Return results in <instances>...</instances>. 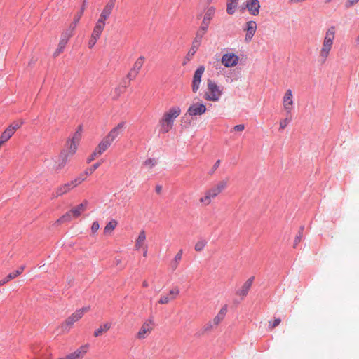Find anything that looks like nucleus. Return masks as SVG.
I'll use <instances>...</instances> for the list:
<instances>
[{
    "label": "nucleus",
    "mask_w": 359,
    "mask_h": 359,
    "mask_svg": "<svg viewBox=\"0 0 359 359\" xmlns=\"http://www.w3.org/2000/svg\"><path fill=\"white\" fill-rule=\"evenodd\" d=\"M335 27L334 26L330 27L325 32L322 46L319 51V58L323 63L327 60L330 55L335 39Z\"/></svg>",
    "instance_id": "1"
},
{
    "label": "nucleus",
    "mask_w": 359,
    "mask_h": 359,
    "mask_svg": "<svg viewBox=\"0 0 359 359\" xmlns=\"http://www.w3.org/2000/svg\"><path fill=\"white\" fill-rule=\"evenodd\" d=\"M125 126V122H120L116 127L112 128L108 133V138H111L113 141L122 133V130Z\"/></svg>",
    "instance_id": "21"
},
{
    "label": "nucleus",
    "mask_w": 359,
    "mask_h": 359,
    "mask_svg": "<svg viewBox=\"0 0 359 359\" xmlns=\"http://www.w3.org/2000/svg\"><path fill=\"white\" fill-rule=\"evenodd\" d=\"M162 190V187L161 185H156L155 187V191L157 194H160Z\"/></svg>",
    "instance_id": "55"
},
{
    "label": "nucleus",
    "mask_w": 359,
    "mask_h": 359,
    "mask_svg": "<svg viewBox=\"0 0 359 359\" xmlns=\"http://www.w3.org/2000/svg\"><path fill=\"white\" fill-rule=\"evenodd\" d=\"M22 122H20V123H13L12 124L10 125V126L8 128H7V129H10L11 130V132H13V135L14 134L15 131L20 128V126H22Z\"/></svg>",
    "instance_id": "40"
},
{
    "label": "nucleus",
    "mask_w": 359,
    "mask_h": 359,
    "mask_svg": "<svg viewBox=\"0 0 359 359\" xmlns=\"http://www.w3.org/2000/svg\"><path fill=\"white\" fill-rule=\"evenodd\" d=\"M181 114V109L178 106L172 107L168 111H166L161 119L164 122H168L173 126L174 121L176 118H177Z\"/></svg>",
    "instance_id": "10"
},
{
    "label": "nucleus",
    "mask_w": 359,
    "mask_h": 359,
    "mask_svg": "<svg viewBox=\"0 0 359 359\" xmlns=\"http://www.w3.org/2000/svg\"><path fill=\"white\" fill-rule=\"evenodd\" d=\"M82 126H79L75 131L73 137L67 141V145L69 147V151L63 150L60 153L59 166H64L67 161L68 154L73 155L77 149V144L81 137Z\"/></svg>",
    "instance_id": "2"
},
{
    "label": "nucleus",
    "mask_w": 359,
    "mask_h": 359,
    "mask_svg": "<svg viewBox=\"0 0 359 359\" xmlns=\"http://www.w3.org/2000/svg\"><path fill=\"white\" fill-rule=\"evenodd\" d=\"M177 265H178V263L177 262H175V261H173L172 263H171V266L173 270L176 269L177 267Z\"/></svg>",
    "instance_id": "57"
},
{
    "label": "nucleus",
    "mask_w": 359,
    "mask_h": 359,
    "mask_svg": "<svg viewBox=\"0 0 359 359\" xmlns=\"http://www.w3.org/2000/svg\"><path fill=\"white\" fill-rule=\"evenodd\" d=\"M83 14L81 13L79 11L76 15L74 16L73 22L70 24L69 27L68 29H72V32H74V30L75 29L77 23L79 22L81 16Z\"/></svg>",
    "instance_id": "33"
},
{
    "label": "nucleus",
    "mask_w": 359,
    "mask_h": 359,
    "mask_svg": "<svg viewBox=\"0 0 359 359\" xmlns=\"http://www.w3.org/2000/svg\"><path fill=\"white\" fill-rule=\"evenodd\" d=\"M73 187L71 186L69 182L67 183L64 184L63 185L59 187L54 194L55 197L60 196L66 193H67L69 191H70Z\"/></svg>",
    "instance_id": "23"
},
{
    "label": "nucleus",
    "mask_w": 359,
    "mask_h": 359,
    "mask_svg": "<svg viewBox=\"0 0 359 359\" xmlns=\"http://www.w3.org/2000/svg\"><path fill=\"white\" fill-rule=\"evenodd\" d=\"M59 359H67V355L65 358H60Z\"/></svg>",
    "instance_id": "63"
},
{
    "label": "nucleus",
    "mask_w": 359,
    "mask_h": 359,
    "mask_svg": "<svg viewBox=\"0 0 359 359\" xmlns=\"http://www.w3.org/2000/svg\"><path fill=\"white\" fill-rule=\"evenodd\" d=\"M226 180L219 182L216 186L205 191V196L200 198V202L205 205L210 204L211 199L217 196L226 187Z\"/></svg>",
    "instance_id": "3"
},
{
    "label": "nucleus",
    "mask_w": 359,
    "mask_h": 359,
    "mask_svg": "<svg viewBox=\"0 0 359 359\" xmlns=\"http://www.w3.org/2000/svg\"><path fill=\"white\" fill-rule=\"evenodd\" d=\"M212 325H207V327L205 328V330H208L210 327H211Z\"/></svg>",
    "instance_id": "62"
},
{
    "label": "nucleus",
    "mask_w": 359,
    "mask_h": 359,
    "mask_svg": "<svg viewBox=\"0 0 359 359\" xmlns=\"http://www.w3.org/2000/svg\"><path fill=\"white\" fill-rule=\"evenodd\" d=\"M207 244V242L204 239H201L200 241H198L195 246H194V249L197 252H201V250H203V248H205V246Z\"/></svg>",
    "instance_id": "37"
},
{
    "label": "nucleus",
    "mask_w": 359,
    "mask_h": 359,
    "mask_svg": "<svg viewBox=\"0 0 359 359\" xmlns=\"http://www.w3.org/2000/svg\"><path fill=\"white\" fill-rule=\"evenodd\" d=\"M89 348V345L88 344L81 346L77 350H76L74 353H72L67 355V359H79L82 358L83 355L87 353Z\"/></svg>",
    "instance_id": "19"
},
{
    "label": "nucleus",
    "mask_w": 359,
    "mask_h": 359,
    "mask_svg": "<svg viewBox=\"0 0 359 359\" xmlns=\"http://www.w3.org/2000/svg\"><path fill=\"white\" fill-rule=\"evenodd\" d=\"M153 323V320L149 318L140 327V330L137 334V338L139 339H143L146 337V334L149 333L151 330L150 325Z\"/></svg>",
    "instance_id": "17"
},
{
    "label": "nucleus",
    "mask_w": 359,
    "mask_h": 359,
    "mask_svg": "<svg viewBox=\"0 0 359 359\" xmlns=\"http://www.w3.org/2000/svg\"><path fill=\"white\" fill-rule=\"evenodd\" d=\"M147 255V250H145V251L144 252L143 256L146 257Z\"/></svg>",
    "instance_id": "60"
},
{
    "label": "nucleus",
    "mask_w": 359,
    "mask_h": 359,
    "mask_svg": "<svg viewBox=\"0 0 359 359\" xmlns=\"http://www.w3.org/2000/svg\"><path fill=\"white\" fill-rule=\"evenodd\" d=\"M303 229H304V227L302 226L301 228V230L299 231L298 234L295 237L294 243V248L301 241V240L302 238V236H303L302 230Z\"/></svg>",
    "instance_id": "41"
},
{
    "label": "nucleus",
    "mask_w": 359,
    "mask_h": 359,
    "mask_svg": "<svg viewBox=\"0 0 359 359\" xmlns=\"http://www.w3.org/2000/svg\"><path fill=\"white\" fill-rule=\"evenodd\" d=\"M111 327V323H105L100 325L99 328L96 329L94 331V336L99 337L102 335L103 333L107 332Z\"/></svg>",
    "instance_id": "24"
},
{
    "label": "nucleus",
    "mask_w": 359,
    "mask_h": 359,
    "mask_svg": "<svg viewBox=\"0 0 359 359\" xmlns=\"http://www.w3.org/2000/svg\"><path fill=\"white\" fill-rule=\"evenodd\" d=\"M144 163L146 165H149L151 168H153L156 164V162L154 158H148Z\"/></svg>",
    "instance_id": "46"
},
{
    "label": "nucleus",
    "mask_w": 359,
    "mask_h": 359,
    "mask_svg": "<svg viewBox=\"0 0 359 359\" xmlns=\"http://www.w3.org/2000/svg\"><path fill=\"white\" fill-rule=\"evenodd\" d=\"M356 42H357L358 44H359V35L356 38Z\"/></svg>",
    "instance_id": "61"
},
{
    "label": "nucleus",
    "mask_w": 359,
    "mask_h": 359,
    "mask_svg": "<svg viewBox=\"0 0 359 359\" xmlns=\"http://www.w3.org/2000/svg\"><path fill=\"white\" fill-rule=\"evenodd\" d=\"M99 228H100L99 222L97 221L93 222L92 224V226H91L92 233H95V232H97L98 231Z\"/></svg>",
    "instance_id": "45"
},
{
    "label": "nucleus",
    "mask_w": 359,
    "mask_h": 359,
    "mask_svg": "<svg viewBox=\"0 0 359 359\" xmlns=\"http://www.w3.org/2000/svg\"><path fill=\"white\" fill-rule=\"evenodd\" d=\"M105 144H107V145L109 147L110 145L112 144V142H114L111 138H108V135L105 136L102 140Z\"/></svg>",
    "instance_id": "49"
},
{
    "label": "nucleus",
    "mask_w": 359,
    "mask_h": 359,
    "mask_svg": "<svg viewBox=\"0 0 359 359\" xmlns=\"http://www.w3.org/2000/svg\"><path fill=\"white\" fill-rule=\"evenodd\" d=\"M260 4L259 0H246V1L240 7V11L243 13L246 9L250 14L257 15L259 13Z\"/></svg>",
    "instance_id": "7"
},
{
    "label": "nucleus",
    "mask_w": 359,
    "mask_h": 359,
    "mask_svg": "<svg viewBox=\"0 0 359 359\" xmlns=\"http://www.w3.org/2000/svg\"><path fill=\"white\" fill-rule=\"evenodd\" d=\"M257 29V24L255 21L250 20L246 23V27L245 30L246 31V34L245 37V40L247 42H249L252 40L255 32Z\"/></svg>",
    "instance_id": "18"
},
{
    "label": "nucleus",
    "mask_w": 359,
    "mask_h": 359,
    "mask_svg": "<svg viewBox=\"0 0 359 359\" xmlns=\"http://www.w3.org/2000/svg\"><path fill=\"white\" fill-rule=\"evenodd\" d=\"M170 299H171L169 298L168 296H161L158 302L159 304H164L168 303Z\"/></svg>",
    "instance_id": "47"
},
{
    "label": "nucleus",
    "mask_w": 359,
    "mask_h": 359,
    "mask_svg": "<svg viewBox=\"0 0 359 359\" xmlns=\"http://www.w3.org/2000/svg\"><path fill=\"white\" fill-rule=\"evenodd\" d=\"M109 148V147L107 145V144H105L102 140L99 143V144L97 145L96 149L97 150V153H99V154H102V153H104L107 149Z\"/></svg>",
    "instance_id": "38"
},
{
    "label": "nucleus",
    "mask_w": 359,
    "mask_h": 359,
    "mask_svg": "<svg viewBox=\"0 0 359 359\" xmlns=\"http://www.w3.org/2000/svg\"><path fill=\"white\" fill-rule=\"evenodd\" d=\"M87 205L88 201L84 200L81 203L72 208L69 212L62 215L58 219V222H65L69 221L71 219L72 215L75 218L79 217L81 215V213L86 210Z\"/></svg>",
    "instance_id": "5"
},
{
    "label": "nucleus",
    "mask_w": 359,
    "mask_h": 359,
    "mask_svg": "<svg viewBox=\"0 0 359 359\" xmlns=\"http://www.w3.org/2000/svg\"><path fill=\"white\" fill-rule=\"evenodd\" d=\"M99 153H97V150H95L87 158L86 162L87 163H90L93 161L97 156H100Z\"/></svg>",
    "instance_id": "42"
},
{
    "label": "nucleus",
    "mask_w": 359,
    "mask_h": 359,
    "mask_svg": "<svg viewBox=\"0 0 359 359\" xmlns=\"http://www.w3.org/2000/svg\"><path fill=\"white\" fill-rule=\"evenodd\" d=\"M293 93L292 90L287 89L283 97V107L286 114L287 116H290L292 111L294 108V100H293Z\"/></svg>",
    "instance_id": "6"
},
{
    "label": "nucleus",
    "mask_w": 359,
    "mask_h": 359,
    "mask_svg": "<svg viewBox=\"0 0 359 359\" xmlns=\"http://www.w3.org/2000/svg\"><path fill=\"white\" fill-rule=\"evenodd\" d=\"M25 269V266H21L18 269L13 271V272L10 273L7 276H6L4 279L0 280V285H3L5 283L9 282L12 279H14L15 278L18 277L19 275H20Z\"/></svg>",
    "instance_id": "20"
},
{
    "label": "nucleus",
    "mask_w": 359,
    "mask_h": 359,
    "mask_svg": "<svg viewBox=\"0 0 359 359\" xmlns=\"http://www.w3.org/2000/svg\"><path fill=\"white\" fill-rule=\"evenodd\" d=\"M142 286H143L144 287H148V283H147L146 280H144V281L142 283Z\"/></svg>",
    "instance_id": "58"
},
{
    "label": "nucleus",
    "mask_w": 359,
    "mask_h": 359,
    "mask_svg": "<svg viewBox=\"0 0 359 359\" xmlns=\"http://www.w3.org/2000/svg\"><path fill=\"white\" fill-rule=\"evenodd\" d=\"M116 1V0H109L107 3V4L105 5V6L104 7V8L102 11L104 12V13L110 15L113 8H114Z\"/></svg>",
    "instance_id": "28"
},
{
    "label": "nucleus",
    "mask_w": 359,
    "mask_h": 359,
    "mask_svg": "<svg viewBox=\"0 0 359 359\" xmlns=\"http://www.w3.org/2000/svg\"><path fill=\"white\" fill-rule=\"evenodd\" d=\"M117 222L115 219H111L109 222L107 224L104 229V233L105 234L110 233L117 226Z\"/></svg>",
    "instance_id": "31"
},
{
    "label": "nucleus",
    "mask_w": 359,
    "mask_h": 359,
    "mask_svg": "<svg viewBox=\"0 0 359 359\" xmlns=\"http://www.w3.org/2000/svg\"><path fill=\"white\" fill-rule=\"evenodd\" d=\"M109 16L110 15H109L102 11L96 23L105 27V25H106L105 22L109 18Z\"/></svg>",
    "instance_id": "35"
},
{
    "label": "nucleus",
    "mask_w": 359,
    "mask_h": 359,
    "mask_svg": "<svg viewBox=\"0 0 359 359\" xmlns=\"http://www.w3.org/2000/svg\"><path fill=\"white\" fill-rule=\"evenodd\" d=\"M101 163V162L94 163L90 168L86 169L83 174L86 177V176L92 174L95 170H97L100 166Z\"/></svg>",
    "instance_id": "34"
},
{
    "label": "nucleus",
    "mask_w": 359,
    "mask_h": 359,
    "mask_svg": "<svg viewBox=\"0 0 359 359\" xmlns=\"http://www.w3.org/2000/svg\"><path fill=\"white\" fill-rule=\"evenodd\" d=\"M180 293V290L177 287L172 289L169 292V294L171 296L170 299H174Z\"/></svg>",
    "instance_id": "43"
},
{
    "label": "nucleus",
    "mask_w": 359,
    "mask_h": 359,
    "mask_svg": "<svg viewBox=\"0 0 359 359\" xmlns=\"http://www.w3.org/2000/svg\"><path fill=\"white\" fill-rule=\"evenodd\" d=\"M227 312V306L224 305L222 307L217 315L214 318L213 323L215 325H218L222 320L224 318Z\"/></svg>",
    "instance_id": "25"
},
{
    "label": "nucleus",
    "mask_w": 359,
    "mask_h": 359,
    "mask_svg": "<svg viewBox=\"0 0 359 359\" xmlns=\"http://www.w3.org/2000/svg\"><path fill=\"white\" fill-rule=\"evenodd\" d=\"M73 35L72 29H66L61 34V38L58 43V46L53 53V57H57L65 49L69 38Z\"/></svg>",
    "instance_id": "8"
},
{
    "label": "nucleus",
    "mask_w": 359,
    "mask_h": 359,
    "mask_svg": "<svg viewBox=\"0 0 359 359\" xmlns=\"http://www.w3.org/2000/svg\"><path fill=\"white\" fill-rule=\"evenodd\" d=\"M145 58L144 56H140L137 58L136 62H135L133 68L130 70L128 74H127V78L129 79L130 81L134 79L136 76L138 74L140 70L141 69L144 61Z\"/></svg>",
    "instance_id": "14"
},
{
    "label": "nucleus",
    "mask_w": 359,
    "mask_h": 359,
    "mask_svg": "<svg viewBox=\"0 0 359 359\" xmlns=\"http://www.w3.org/2000/svg\"><path fill=\"white\" fill-rule=\"evenodd\" d=\"M201 15H202L201 14H199V15H198V18H201Z\"/></svg>",
    "instance_id": "64"
},
{
    "label": "nucleus",
    "mask_w": 359,
    "mask_h": 359,
    "mask_svg": "<svg viewBox=\"0 0 359 359\" xmlns=\"http://www.w3.org/2000/svg\"><path fill=\"white\" fill-rule=\"evenodd\" d=\"M359 1V0H347V2L346 4V7L349 8L355 5Z\"/></svg>",
    "instance_id": "50"
},
{
    "label": "nucleus",
    "mask_w": 359,
    "mask_h": 359,
    "mask_svg": "<svg viewBox=\"0 0 359 359\" xmlns=\"http://www.w3.org/2000/svg\"><path fill=\"white\" fill-rule=\"evenodd\" d=\"M254 279H255L254 276H252V277L249 278L243 283L242 287L236 292V294L238 296L241 297L242 299L248 295V292H249V290H250V289L252 287V285L253 283Z\"/></svg>",
    "instance_id": "16"
},
{
    "label": "nucleus",
    "mask_w": 359,
    "mask_h": 359,
    "mask_svg": "<svg viewBox=\"0 0 359 359\" xmlns=\"http://www.w3.org/2000/svg\"><path fill=\"white\" fill-rule=\"evenodd\" d=\"M208 88L210 92V95H207L205 99L208 100L216 102L219 99V96L222 95V90L219 86L212 81L208 80Z\"/></svg>",
    "instance_id": "9"
},
{
    "label": "nucleus",
    "mask_w": 359,
    "mask_h": 359,
    "mask_svg": "<svg viewBox=\"0 0 359 359\" xmlns=\"http://www.w3.org/2000/svg\"><path fill=\"white\" fill-rule=\"evenodd\" d=\"M98 39H99L95 37L94 38L91 36L88 43V48L90 49L93 48L94 46L96 44Z\"/></svg>",
    "instance_id": "44"
},
{
    "label": "nucleus",
    "mask_w": 359,
    "mask_h": 359,
    "mask_svg": "<svg viewBox=\"0 0 359 359\" xmlns=\"http://www.w3.org/2000/svg\"><path fill=\"white\" fill-rule=\"evenodd\" d=\"M245 129V126L243 124L236 125L233 127V130L235 131H243Z\"/></svg>",
    "instance_id": "52"
},
{
    "label": "nucleus",
    "mask_w": 359,
    "mask_h": 359,
    "mask_svg": "<svg viewBox=\"0 0 359 359\" xmlns=\"http://www.w3.org/2000/svg\"><path fill=\"white\" fill-rule=\"evenodd\" d=\"M87 4H88V0H83V4H82V6H81V7L80 8V11H79L81 14H83Z\"/></svg>",
    "instance_id": "53"
},
{
    "label": "nucleus",
    "mask_w": 359,
    "mask_h": 359,
    "mask_svg": "<svg viewBox=\"0 0 359 359\" xmlns=\"http://www.w3.org/2000/svg\"><path fill=\"white\" fill-rule=\"evenodd\" d=\"M220 162H221V161H220V160H217V161L215 163V164L213 165V167H212V170L210 171V175H212V174L215 172V170L216 169H217V168H218V167L219 166V165H220Z\"/></svg>",
    "instance_id": "51"
},
{
    "label": "nucleus",
    "mask_w": 359,
    "mask_h": 359,
    "mask_svg": "<svg viewBox=\"0 0 359 359\" xmlns=\"http://www.w3.org/2000/svg\"><path fill=\"white\" fill-rule=\"evenodd\" d=\"M182 250H180L175 255L174 261L175 262L179 263L182 257Z\"/></svg>",
    "instance_id": "48"
},
{
    "label": "nucleus",
    "mask_w": 359,
    "mask_h": 359,
    "mask_svg": "<svg viewBox=\"0 0 359 359\" xmlns=\"http://www.w3.org/2000/svg\"><path fill=\"white\" fill-rule=\"evenodd\" d=\"M239 57L234 53H225L222 57V63L226 67H232L238 64Z\"/></svg>",
    "instance_id": "15"
},
{
    "label": "nucleus",
    "mask_w": 359,
    "mask_h": 359,
    "mask_svg": "<svg viewBox=\"0 0 359 359\" xmlns=\"http://www.w3.org/2000/svg\"><path fill=\"white\" fill-rule=\"evenodd\" d=\"M89 307H83L80 309L76 310L74 313H72L69 317H68L65 321L62 324L61 327L63 330L69 331L74 324V323L79 321L84 313L88 311Z\"/></svg>",
    "instance_id": "4"
},
{
    "label": "nucleus",
    "mask_w": 359,
    "mask_h": 359,
    "mask_svg": "<svg viewBox=\"0 0 359 359\" xmlns=\"http://www.w3.org/2000/svg\"><path fill=\"white\" fill-rule=\"evenodd\" d=\"M159 123L161 125L160 133L163 134L168 133L173 126L172 125L168 123V122H164L161 118Z\"/></svg>",
    "instance_id": "29"
},
{
    "label": "nucleus",
    "mask_w": 359,
    "mask_h": 359,
    "mask_svg": "<svg viewBox=\"0 0 359 359\" xmlns=\"http://www.w3.org/2000/svg\"><path fill=\"white\" fill-rule=\"evenodd\" d=\"M13 135V132L10 129H6L0 136V147L7 142Z\"/></svg>",
    "instance_id": "26"
},
{
    "label": "nucleus",
    "mask_w": 359,
    "mask_h": 359,
    "mask_svg": "<svg viewBox=\"0 0 359 359\" xmlns=\"http://www.w3.org/2000/svg\"><path fill=\"white\" fill-rule=\"evenodd\" d=\"M104 27L102 26V25H98V24H95L94 28H93V32L91 34V36L93 37H95V38H97L99 39L102 34V32H103L104 30Z\"/></svg>",
    "instance_id": "27"
},
{
    "label": "nucleus",
    "mask_w": 359,
    "mask_h": 359,
    "mask_svg": "<svg viewBox=\"0 0 359 359\" xmlns=\"http://www.w3.org/2000/svg\"><path fill=\"white\" fill-rule=\"evenodd\" d=\"M280 323V319H275L274 322H273V327H276L278 326Z\"/></svg>",
    "instance_id": "56"
},
{
    "label": "nucleus",
    "mask_w": 359,
    "mask_h": 359,
    "mask_svg": "<svg viewBox=\"0 0 359 359\" xmlns=\"http://www.w3.org/2000/svg\"><path fill=\"white\" fill-rule=\"evenodd\" d=\"M215 13V7L210 6L207 8L201 25H200V27H201L202 30H208L210 21L213 18Z\"/></svg>",
    "instance_id": "13"
},
{
    "label": "nucleus",
    "mask_w": 359,
    "mask_h": 359,
    "mask_svg": "<svg viewBox=\"0 0 359 359\" xmlns=\"http://www.w3.org/2000/svg\"><path fill=\"white\" fill-rule=\"evenodd\" d=\"M146 240V233L144 230H142L138 236V238L135 243V248L137 250H139L140 247L142 246V243Z\"/></svg>",
    "instance_id": "30"
},
{
    "label": "nucleus",
    "mask_w": 359,
    "mask_h": 359,
    "mask_svg": "<svg viewBox=\"0 0 359 359\" xmlns=\"http://www.w3.org/2000/svg\"><path fill=\"white\" fill-rule=\"evenodd\" d=\"M206 110V106L203 103L196 102L189 106L187 113L190 116H196L205 114Z\"/></svg>",
    "instance_id": "12"
},
{
    "label": "nucleus",
    "mask_w": 359,
    "mask_h": 359,
    "mask_svg": "<svg viewBox=\"0 0 359 359\" xmlns=\"http://www.w3.org/2000/svg\"><path fill=\"white\" fill-rule=\"evenodd\" d=\"M227 1H229V2L231 1V2H232V3H236V4H238V0H227Z\"/></svg>",
    "instance_id": "59"
},
{
    "label": "nucleus",
    "mask_w": 359,
    "mask_h": 359,
    "mask_svg": "<svg viewBox=\"0 0 359 359\" xmlns=\"http://www.w3.org/2000/svg\"><path fill=\"white\" fill-rule=\"evenodd\" d=\"M205 72V67L203 65L199 66L194 72L191 88L194 93H196L200 88L201 82V77Z\"/></svg>",
    "instance_id": "11"
},
{
    "label": "nucleus",
    "mask_w": 359,
    "mask_h": 359,
    "mask_svg": "<svg viewBox=\"0 0 359 359\" xmlns=\"http://www.w3.org/2000/svg\"><path fill=\"white\" fill-rule=\"evenodd\" d=\"M208 30H202L201 27H199V29L196 33V36L194 39V41L192 42V49H196V48H199L203 36L205 34L206 32Z\"/></svg>",
    "instance_id": "22"
},
{
    "label": "nucleus",
    "mask_w": 359,
    "mask_h": 359,
    "mask_svg": "<svg viewBox=\"0 0 359 359\" xmlns=\"http://www.w3.org/2000/svg\"><path fill=\"white\" fill-rule=\"evenodd\" d=\"M291 121V117L287 115V117L284 119L280 120L279 130H283L287 127L288 123Z\"/></svg>",
    "instance_id": "39"
},
{
    "label": "nucleus",
    "mask_w": 359,
    "mask_h": 359,
    "mask_svg": "<svg viewBox=\"0 0 359 359\" xmlns=\"http://www.w3.org/2000/svg\"><path fill=\"white\" fill-rule=\"evenodd\" d=\"M198 49V48H196V49L194 48V50L192 49V47L191 48L190 50L189 51L187 55L189 56V55H194L195 54V53L197 51V50Z\"/></svg>",
    "instance_id": "54"
},
{
    "label": "nucleus",
    "mask_w": 359,
    "mask_h": 359,
    "mask_svg": "<svg viewBox=\"0 0 359 359\" xmlns=\"http://www.w3.org/2000/svg\"><path fill=\"white\" fill-rule=\"evenodd\" d=\"M86 180V177L82 173L78 177H76L74 180L69 182L71 186L74 188L79 184H80L82 182H83Z\"/></svg>",
    "instance_id": "32"
},
{
    "label": "nucleus",
    "mask_w": 359,
    "mask_h": 359,
    "mask_svg": "<svg viewBox=\"0 0 359 359\" xmlns=\"http://www.w3.org/2000/svg\"><path fill=\"white\" fill-rule=\"evenodd\" d=\"M237 4L236 3H232L231 1L227 2L226 12L229 15H233L235 13Z\"/></svg>",
    "instance_id": "36"
}]
</instances>
